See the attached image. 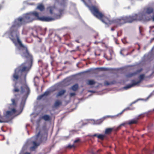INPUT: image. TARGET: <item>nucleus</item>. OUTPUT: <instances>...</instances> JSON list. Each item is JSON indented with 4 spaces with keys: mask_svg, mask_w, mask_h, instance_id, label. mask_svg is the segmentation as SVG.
<instances>
[{
    "mask_svg": "<svg viewBox=\"0 0 154 154\" xmlns=\"http://www.w3.org/2000/svg\"><path fill=\"white\" fill-rule=\"evenodd\" d=\"M37 15L38 12L35 11L25 14L23 17L18 18V22H15L10 28V39L15 45L16 44L17 40L19 45L18 48L20 51V55L23 58L27 60L26 62L15 69L12 78H26V74L24 73V72L29 71L31 67L32 63V56L29 53L27 47L23 45L20 40L18 28L22 24L37 20Z\"/></svg>",
    "mask_w": 154,
    "mask_h": 154,
    "instance_id": "1",
    "label": "nucleus"
},
{
    "mask_svg": "<svg viewBox=\"0 0 154 154\" xmlns=\"http://www.w3.org/2000/svg\"><path fill=\"white\" fill-rule=\"evenodd\" d=\"M82 0L85 5L89 8L91 12L95 17L106 24L109 25L113 24L112 20H111L109 18L105 16L100 11L97 7L94 5L89 6L85 0ZM88 0L89 2L91 1V0Z\"/></svg>",
    "mask_w": 154,
    "mask_h": 154,
    "instance_id": "2",
    "label": "nucleus"
},
{
    "mask_svg": "<svg viewBox=\"0 0 154 154\" xmlns=\"http://www.w3.org/2000/svg\"><path fill=\"white\" fill-rule=\"evenodd\" d=\"M14 89L12 92L16 99L19 100L21 97V95L24 94L23 97L27 98L29 94L30 90L28 85L24 84L21 86H20L17 82H16L13 85Z\"/></svg>",
    "mask_w": 154,
    "mask_h": 154,
    "instance_id": "3",
    "label": "nucleus"
},
{
    "mask_svg": "<svg viewBox=\"0 0 154 154\" xmlns=\"http://www.w3.org/2000/svg\"><path fill=\"white\" fill-rule=\"evenodd\" d=\"M48 134L45 131H40L35 136V140L32 141V146L30 147V150L33 151L42 143H44L47 140Z\"/></svg>",
    "mask_w": 154,
    "mask_h": 154,
    "instance_id": "4",
    "label": "nucleus"
},
{
    "mask_svg": "<svg viewBox=\"0 0 154 154\" xmlns=\"http://www.w3.org/2000/svg\"><path fill=\"white\" fill-rule=\"evenodd\" d=\"M143 15L140 14H135L132 16H123L125 23H131L135 21H140L143 19Z\"/></svg>",
    "mask_w": 154,
    "mask_h": 154,
    "instance_id": "5",
    "label": "nucleus"
},
{
    "mask_svg": "<svg viewBox=\"0 0 154 154\" xmlns=\"http://www.w3.org/2000/svg\"><path fill=\"white\" fill-rule=\"evenodd\" d=\"M144 77L145 75L144 74H141L140 75L139 77V79L138 81L135 82L134 80H132V84L127 85L126 86L124 87V88L125 89L127 90L131 88L134 86L138 85L143 80Z\"/></svg>",
    "mask_w": 154,
    "mask_h": 154,
    "instance_id": "6",
    "label": "nucleus"
},
{
    "mask_svg": "<svg viewBox=\"0 0 154 154\" xmlns=\"http://www.w3.org/2000/svg\"><path fill=\"white\" fill-rule=\"evenodd\" d=\"M154 11L153 9L151 7H148L145 8L143 10L142 14H139L143 15V20H146L149 21L150 20V18L149 17L146 18V14H149L153 12Z\"/></svg>",
    "mask_w": 154,
    "mask_h": 154,
    "instance_id": "7",
    "label": "nucleus"
},
{
    "mask_svg": "<svg viewBox=\"0 0 154 154\" xmlns=\"http://www.w3.org/2000/svg\"><path fill=\"white\" fill-rule=\"evenodd\" d=\"M113 24H115L114 27L120 26L125 24L123 16L112 20Z\"/></svg>",
    "mask_w": 154,
    "mask_h": 154,
    "instance_id": "8",
    "label": "nucleus"
},
{
    "mask_svg": "<svg viewBox=\"0 0 154 154\" xmlns=\"http://www.w3.org/2000/svg\"><path fill=\"white\" fill-rule=\"evenodd\" d=\"M53 20L51 17H46V16H42L40 17L39 16V14L38 12V15L37 18V20L45 22H49L52 21Z\"/></svg>",
    "mask_w": 154,
    "mask_h": 154,
    "instance_id": "9",
    "label": "nucleus"
},
{
    "mask_svg": "<svg viewBox=\"0 0 154 154\" xmlns=\"http://www.w3.org/2000/svg\"><path fill=\"white\" fill-rule=\"evenodd\" d=\"M56 85L57 87L63 88L67 86V78H66L62 81L57 83Z\"/></svg>",
    "mask_w": 154,
    "mask_h": 154,
    "instance_id": "10",
    "label": "nucleus"
},
{
    "mask_svg": "<svg viewBox=\"0 0 154 154\" xmlns=\"http://www.w3.org/2000/svg\"><path fill=\"white\" fill-rule=\"evenodd\" d=\"M17 112V110L15 108L12 109L10 111H8L6 112L5 115L4 117H5L9 118L11 117L14 115Z\"/></svg>",
    "mask_w": 154,
    "mask_h": 154,
    "instance_id": "11",
    "label": "nucleus"
},
{
    "mask_svg": "<svg viewBox=\"0 0 154 154\" xmlns=\"http://www.w3.org/2000/svg\"><path fill=\"white\" fill-rule=\"evenodd\" d=\"M143 70L142 68L137 69L135 72H129L126 75V76L128 78H130L140 73Z\"/></svg>",
    "mask_w": 154,
    "mask_h": 154,
    "instance_id": "12",
    "label": "nucleus"
},
{
    "mask_svg": "<svg viewBox=\"0 0 154 154\" xmlns=\"http://www.w3.org/2000/svg\"><path fill=\"white\" fill-rule=\"evenodd\" d=\"M64 11L63 9H60L59 10V12L60 14H54V15L53 17H51L53 19L52 21L55 20L60 18L61 17V15L63 13V12Z\"/></svg>",
    "mask_w": 154,
    "mask_h": 154,
    "instance_id": "13",
    "label": "nucleus"
},
{
    "mask_svg": "<svg viewBox=\"0 0 154 154\" xmlns=\"http://www.w3.org/2000/svg\"><path fill=\"white\" fill-rule=\"evenodd\" d=\"M139 118V117L133 119L129 121L128 123V124L129 125H131L133 124H137L138 122V121Z\"/></svg>",
    "mask_w": 154,
    "mask_h": 154,
    "instance_id": "14",
    "label": "nucleus"
},
{
    "mask_svg": "<svg viewBox=\"0 0 154 154\" xmlns=\"http://www.w3.org/2000/svg\"><path fill=\"white\" fill-rule=\"evenodd\" d=\"M41 118L46 121H50L51 119V117L48 115H43L42 117Z\"/></svg>",
    "mask_w": 154,
    "mask_h": 154,
    "instance_id": "15",
    "label": "nucleus"
},
{
    "mask_svg": "<svg viewBox=\"0 0 154 154\" xmlns=\"http://www.w3.org/2000/svg\"><path fill=\"white\" fill-rule=\"evenodd\" d=\"M116 81L113 80L110 82H109L107 81H105L104 82V84L105 86H108L110 85H112L116 84Z\"/></svg>",
    "mask_w": 154,
    "mask_h": 154,
    "instance_id": "16",
    "label": "nucleus"
},
{
    "mask_svg": "<svg viewBox=\"0 0 154 154\" xmlns=\"http://www.w3.org/2000/svg\"><path fill=\"white\" fill-rule=\"evenodd\" d=\"M105 135H104L102 134H94L92 136V137H97L98 139H100L101 140H103L105 137Z\"/></svg>",
    "mask_w": 154,
    "mask_h": 154,
    "instance_id": "17",
    "label": "nucleus"
},
{
    "mask_svg": "<svg viewBox=\"0 0 154 154\" xmlns=\"http://www.w3.org/2000/svg\"><path fill=\"white\" fill-rule=\"evenodd\" d=\"M66 91L65 89H62L59 91L57 94L56 97H59L61 96L66 92Z\"/></svg>",
    "mask_w": 154,
    "mask_h": 154,
    "instance_id": "18",
    "label": "nucleus"
},
{
    "mask_svg": "<svg viewBox=\"0 0 154 154\" xmlns=\"http://www.w3.org/2000/svg\"><path fill=\"white\" fill-rule=\"evenodd\" d=\"M50 92L48 91H46L43 94L40 95L38 97L39 99H41L44 96H47L49 94Z\"/></svg>",
    "mask_w": 154,
    "mask_h": 154,
    "instance_id": "19",
    "label": "nucleus"
},
{
    "mask_svg": "<svg viewBox=\"0 0 154 154\" xmlns=\"http://www.w3.org/2000/svg\"><path fill=\"white\" fill-rule=\"evenodd\" d=\"M113 129V128H107L106 129L105 133L106 134H109L111 133Z\"/></svg>",
    "mask_w": 154,
    "mask_h": 154,
    "instance_id": "20",
    "label": "nucleus"
},
{
    "mask_svg": "<svg viewBox=\"0 0 154 154\" xmlns=\"http://www.w3.org/2000/svg\"><path fill=\"white\" fill-rule=\"evenodd\" d=\"M12 103L11 104V106H13L14 107L17 106V102L16 101L15 99L12 98L11 99Z\"/></svg>",
    "mask_w": 154,
    "mask_h": 154,
    "instance_id": "21",
    "label": "nucleus"
},
{
    "mask_svg": "<svg viewBox=\"0 0 154 154\" xmlns=\"http://www.w3.org/2000/svg\"><path fill=\"white\" fill-rule=\"evenodd\" d=\"M61 104H62V103L59 100H57L55 102V103L54 104V106L55 107H56L58 106H59L60 105H61Z\"/></svg>",
    "mask_w": 154,
    "mask_h": 154,
    "instance_id": "22",
    "label": "nucleus"
},
{
    "mask_svg": "<svg viewBox=\"0 0 154 154\" xmlns=\"http://www.w3.org/2000/svg\"><path fill=\"white\" fill-rule=\"evenodd\" d=\"M37 8L38 9L41 11H43L45 9L44 6L42 4L38 5L37 7Z\"/></svg>",
    "mask_w": 154,
    "mask_h": 154,
    "instance_id": "23",
    "label": "nucleus"
},
{
    "mask_svg": "<svg viewBox=\"0 0 154 154\" xmlns=\"http://www.w3.org/2000/svg\"><path fill=\"white\" fill-rule=\"evenodd\" d=\"M88 82L87 84L89 85H94L95 83V82L93 80H89L88 81Z\"/></svg>",
    "mask_w": 154,
    "mask_h": 154,
    "instance_id": "24",
    "label": "nucleus"
},
{
    "mask_svg": "<svg viewBox=\"0 0 154 154\" xmlns=\"http://www.w3.org/2000/svg\"><path fill=\"white\" fill-rule=\"evenodd\" d=\"M78 88V85L77 84H76L73 85L72 88V89L73 91H76Z\"/></svg>",
    "mask_w": 154,
    "mask_h": 154,
    "instance_id": "25",
    "label": "nucleus"
},
{
    "mask_svg": "<svg viewBox=\"0 0 154 154\" xmlns=\"http://www.w3.org/2000/svg\"><path fill=\"white\" fill-rule=\"evenodd\" d=\"M76 147V146L75 145H68V148H73L74 149Z\"/></svg>",
    "mask_w": 154,
    "mask_h": 154,
    "instance_id": "26",
    "label": "nucleus"
},
{
    "mask_svg": "<svg viewBox=\"0 0 154 154\" xmlns=\"http://www.w3.org/2000/svg\"><path fill=\"white\" fill-rule=\"evenodd\" d=\"M75 93H72L70 94V96L72 97L75 96Z\"/></svg>",
    "mask_w": 154,
    "mask_h": 154,
    "instance_id": "27",
    "label": "nucleus"
},
{
    "mask_svg": "<svg viewBox=\"0 0 154 154\" xmlns=\"http://www.w3.org/2000/svg\"><path fill=\"white\" fill-rule=\"evenodd\" d=\"M55 38H57L59 40H60V38L59 36H58V35H56L55 36Z\"/></svg>",
    "mask_w": 154,
    "mask_h": 154,
    "instance_id": "28",
    "label": "nucleus"
},
{
    "mask_svg": "<svg viewBox=\"0 0 154 154\" xmlns=\"http://www.w3.org/2000/svg\"><path fill=\"white\" fill-rule=\"evenodd\" d=\"M80 140L79 139H77V140H75V141H74V143H76L78 142H79L80 141Z\"/></svg>",
    "mask_w": 154,
    "mask_h": 154,
    "instance_id": "29",
    "label": "nucleus"
},
{
    "mask_svg": "<svg viewBox=\"0 0 154 154\" xmlns=\"http://www.w3.org/2000/svg\"><path fill=\"white\" fill-rule=\"evenodd\" d=\"M97 122L99 123H100L103 122V120L101 119H100L98 120Z\"/></svg>",
    "mask_w": 154,
    "mask_h": 154,
    "instance_id": "30",
    "label": "nucleus"
},
{
    "mask_svg": "<svg viewBox=\"0 0 154 154\" xmlns=\"http://www.w3.org/2000/svg\"><path fill=\"white\" fill-rule=\"evenodd\" d=\"M152 75V73L150 75H149V76H146V78H150L151 77Z\"/></svg>",
    "mask_w": 154,
    "mask_h": 154,
    "instance_id": "31",
    "label": "nucleus"
},
{
    "mask_svg": "<svg viewBox=\"0 0 154 154\" xmlns=\"http://www.w3.org/2000/svg\"><path fill=\"white\" fill-rule=\"evenodd\" d=\"M98 36V35L97 34L96 35L94 36V37L95 38H96Z\"/></svg>",
    "mask_w": 154,
    "mask_h": 154,
    "instance_id": "32",
    "label": "nucleus"
},
{
    "mask_svg": "<svg viewBox=\"0 0 154 154\" xmlns=\"http://www.w3.org/2000/svg\"><path fill=\"white\" fill-rule=\"evenodd\" d=\"M75 41H76L78 43H80V42L79 41V40H75Z\"/></svg>",
    "mask_w": 154,
    "mask_h": 154,
    "instance_id": "33",
    "label": "nucleus"
},
{
    "mask_svg": "<svg viewBox=\"0 0 154 154\" xmlns=\"http://www.w3.org/2000/svg\"><path fill=\"white\" fill-rule=\"evenodd\" d=\"M50 13L51 14H52L53 13L51 9H50Z\"/></svg>",
    "mask_w": 154,
    "mask_h": 154,
    "instance_id": "34",
    "label": "nucleus"
},
{
    "mask_svg": "<svg viewBox=\"0 0 154 154\" xmlns=\"http://www.w3.org/2000/svg\"><path fill=\"white\" fill-rule=\"evenodd\" d=\"M114 30H115V29H114V27H112V28H111V30L112 31H114Z\"/></svg>",
    "mask_w": 154,
    "mask_h": 154,
    "instance_id": "35",
    "label": "nucleus"
},
{
    "mask_svg": "<svg viewBox=\"0 0 154 154\" xmlns=\"http://www.w3.org/2000/svg\"><path fill=\"white\" fill-rule=\"evenodd\" d=\"M2 8V6L0 4V10Z\"/></svg>",
    "mask_w": 154,
    "mask_h": 154,
    "instance_id": "36",
    "label": "nucleus"
},
{
    "mask_svg": "<svg viewBox=\"0 0 154 154\" xmlns=\"http://www.w3.org/2000/svg\"><path fill=\"white\" fill-rule=\"evenodd\" d=\"M153 40H154V38L151 39L150 42H152V41H153Z\"/></svg>",
    "mask_w": 154,
    "mask_h": 154,
    "instance_id": "37",
    "label": "nucleus"
},
{
    "mask_svg": "<svg viewBox=\"0 0 154 154\" xmlns=\"http://www.w3.org/2000/svg\"><path fill=\"white\" fill-rule=\"evenodd\" d=\"M150 154H154V150Z\"/></svg>",
    "mask_w": 154,
    "mask_h": 154,
    "instance_id": "38",
    "label": "nucleus"
},
{
    "mask_svg": "<svg viewBox=\"0 0 154 154\" xmlns=\"http://www.w3.org/2000/svg\"><path fill=\"white\" fill-rule=\"evenodd\" d=\"M24 154H30V153L28 152H26Z\"/></svg>",
    "mask_w": 154,
    "mask_h": 154,
    "instance_id": "39",
    "label": "nucleus"
},
{
    "mask_svg": "<svg viewBox=\"0 0 154 154\" xmlns=\"http://www.w3.org/2000/svg\"><path fill=\"white\" fill-rule=\"evenodd\" d=\"M139 31H140V33H141V30H140V27H139Z\"/></svg>",
    "mask_w": 154,
    "mask_h": 154,
    "instance_id": "40",
    "label": "nucleus"
},
{
    "mask_svg": "<svg viewBox=\"0 0 154 154\" xmlns=\"http://www.w3.org/2000/svg\"><path fill=\"white\" fill-rule=\"evenodd\" d=\"M77 50H79V46H77Z\"/></svg>",
    "mask_w": 154,
    "mask_h": 154,
    "instance_id": "41",
    "label": "nucleus"
},
{
    "mask_svg": "<svg viewBox=\"0 0 154 154\" xmlns=\"http://www.w3.org/2000/svg\"><path fill=\"white\" fill-rule=\"evenodd\" d=\"M136 102H137V101H135L133 102V103H132V104H134V103H135Z\"/></svg>",
    "mask_w": 154,
    "mask_h": 154,
    "instance_id": "42",
    "label": "nucleus"
},
{
    "mask_svg": "<svg viewBox=\"0 0 154 154\" xmlns=\"http://www.w3.org/2000/svg\"><path fill=\"white\" fill-rule=\"evenodd\" d=\"M126 109H129V110H130V109H130L128 107V108H127Z\"/></svg>",
    "mask_w": 154,
    "mask_h": 154,
    "instance_id": "43",
    "label": "nucleus"
},
{
    "mask_svg": "<svg viewBox=\"0 0 154 154\" xmlns=\"http://www.w3.org/2000/svg\"><path fill=\"white\" fill-rule=\"evenodd\" d=\"M125 125V123H122L121 125L124 126Z\"/></svg>",
    "mask_w": 154,
    "mask_h": 154,
    "instance_id": "44",
    "label": "nucleus"
},
{
    "mask_svg": "<svg viewBox=\"0 0 154 154\" xmlns=\"http://www.w3.org/2000/svg\"><path fill=\"white\" fill-rule=\"evenodd\" d=\"M152 20L153 21H154V16L152 18Z\"/></svg>",
    "mask_w": 154,
    "mask_h": 154,
    "instance_id": "45",
    "label": "nucleus"
},
{
    "mask_svg": "<svg viewBox=\"0 0 154 154\" xmlns=\"http://www.w3.org/2000/svg\"><path fill=\"white\" fill-rule=\"evenodd\" d=\"M125 110H123L121 112V114L124 111V110H125Z\"/></svg>",
    "mask_w": 154,
    "mask_h": 154,
    "instance_id": "46",
    "label": "nucleus"
},
{
    "mask_svg": "<svg viewBox=\"0 0 154 154\" xmlns=\"http://www.w3.org/2000/svg\"><path fill=\"white\" fill-rule=\"evenodd\" d=\"M98 55V56H99L100 55V54H98V55Z\"/></svg>",
    "mask_w": 154,
    "mask_h": 154,
    "instance_id": "47",
    "label": "nucleus"
},
{
    "mask_svg": "<svg viewBox=\"0 0 154 154\" xmlns=\"http://www.w3.org/2000/svg\"><path fill=\"white\" fill-rule=\"evenodd\" d=\"M59 78V76H58V77H57V78L58 79V78Z\"/></svg>",
    "mask_w": 154,
    "mask_h": 154,
    "instance_id": "48",
    "label": "nucleus"
}]
</instances>
